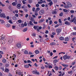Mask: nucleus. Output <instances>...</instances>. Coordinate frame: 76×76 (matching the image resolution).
<instances>
[{"mask_svg":"<svg viewBox=\"0 0 76 76\" xmlns=\"http://www.w3.org/2000/svg\"><path fill=\"white\" fill-rule=\"evenodd\" d=\"M73 15H71V20H70V22H73L76 25V18L75 17H74V18L72 19L73 18Z\"/></svg>","mask_w":76,"mask_h":76,"instance_id":"obj_1","label":"nucleus"},{"mask_svg":"<svg viewBox=\"0 0 76 76\" xmlns=\"http://www.w3.org/2000/svg\"><path fill=\"white\" fill-rule=\"evenodd\" d=\"M71 57L70 56H68L67 55H65L63 57V58L64 60H66V59H69Z\"/></svg>","mask_w":76,"mask_h":76,"instance_id":"obj_2","label":"nucleus"},{"mask_svg":"<svg viewBox=\"0 0 76 76\" xmlns=\"http://www.w3.org/2000/svg\"><path fill=\"white\" fill-rule=\"evenodd\" d=\"M0 17L1 18H5L6 19V15L4 13H2L0 15Z\"/></svg>","mask_w":76,"mask_h":76,"instance_id":"obj_3","label":"nucleus"},{"mask_svg":"<svg viewBox=\"0 0 76 76\" xmlns=\"http://www.w3.org/2000/svg\"><path fill=\"white\" fill-rule=\"evenodd\" d=\"M66 4L69 7H72V4L69 2L68 1L66 2Z\"/></svg>","mask_w":76,"mask_h":76,"instance_id":"obj_4","label":"nucleus"},{"mask_svg":"<svg viewBox=\"0 0 76 76\" xmlns=\"http://www.w3.org/2000/svg\"><path fill=\"white\" fill-rule=\"evenodd\" d=\"M56 31L58 34H60L61 32V30L60 28H57L56 29Z\"/></svg>","mask_w":76,"mask_h":76,"instance_id":"obj_5","label":"nucleus"},{"mask_svg":"<svg viewBox=\"0 0 76 76\" xmlns=\"http://www.w3.org/2000/svg\"><path fill=\"white\" fill-rule=\"evenodd\" d=\"M16 46L18 47V48H20L21 47V44H20V43H18L17 44Z\"/></svg>","mask_w":76,"mask_h":76,"instance_id":"obj_6","label":"nucleus"},{"mask_svg":"<svg viewBox=\"0 0 76 76\" xmlns=\"http://www.w3.org/2000/svg\"><path fill=\"white\" fill-rule=\"evenodd\" d=\"M39 13L40 15H43L44 13V11L43 10H41L39 12Z\"/></svg>","mask_w":76,"mask_h":76,"instance_id":"obj_7","label":"nucleus"},{"mask_svg":"<svg viewBox=\"0 0 76 76\" xmlns=\"http://www.w3.org/2000/svg\"><path fill=\"white\" fill-rule=\"evenodd\" d=\"M20 6H21V4H18L17 5V9H19V7H20Z\"/></svg>","mask_w":76,"mask_h":76,"instance_id":"obj_8","label":"nucleus"},{"mask_svg":"<svg viewBox=\"0 0 76 76\" xmlns=\"http://www.w3.org/2000/svg\"><path fill=\"white\" fill-rule=\"evenodd\" d=\"M1 40H3V41H5L6 39H5V37H1Z\"/></svg>","mask_w":76,"mask_h":76,"instance_id":"obj_9","label":"nucleus"},{"mask_svg":"<svg viewBox=\"0 0 76 76\" xmlns=\"http://www.w3.org/2000/svg\"><path fill=\"white\" fill-rule=\"evenodd\" d=\"M62 66L64 67H67L69 66V65L67 64H62Z\"/></svg>","mask_w":76,"mask_h":76,"instance_id":"obj_10","label":"nucleus"},{"mask_svg":"<svg viewBox=\"0 0 76 76\" xmlns=\"http://www.w3.org/2000/svg\"><path fill=\"white\" fill-rule=\"evenodd\" d=\"M69 40V38L68 37H66L65 39V41H68Z\"/></svg>","mask_w":76,"mask_h":76,"instance_id":"obj_11","label":"nucleus"},{"mask_svg":"<svg viewBox=\"0 0 76 76\" xmlns=\"http://www.w3.org/2000/svg\"><path fill=\"white\" fill-rule=\"evenodd\" d=\"M65 25H70V23L67 21H66L65 23Z\"/></svg>","mask_w":76,"mask_h":76,"instance_id":"obj_12","label":"nucleus"},{"mask_svg":"<svg viewBox=\"0 0 76 76\" xmlns=\"http://www.w3.org/2000/svg\"><path fill=\"white\" fill-rule=\"evenodd\" d=\"M44 21V19H41L40 21H39V23H41L42 22H43Z\"/></svg>","mask_w":76,"mask_h":76,"instance_id":"obj_13","label":"nucleus"},{"mask_svg":"<svg viewBox=\"0 0 76 76\" xmlns=\"http://www.w3.org/2000/svg\"><path fill=\"white\" fill-rule=\"evenodd\" d=\"M52 14H54L55 15H56V14H57V12L56 11H53L52 12Z\"/></svg>","mask_w":76,"mask_h":76,"instance_id":"obj_14","label":"nucleus"},{"mask_svg":"<svg viewBox=\"0 0 76 76\" xmlns=\"http://www.w3.org/2000/svg\"><path fill=\"white\" fill-rule=\"evenodd\" d=\"M12 41H13V39H10L8 41L10 43H12Z\"/></svg>","mask_w":76,"mask_h":76,"instance_id":"obj_15","label":"nucleus"},{"mask_svg":"<svg viewBox=\"0 0 76 76\" xmlns=\"http://www.w3.org/2000/svg\"><path fill=\"white\" fill-rule=\"evenodd\" d=\"M24 53L25 54H28V52L27 50H25L24 51Z\"/></svg>","mask_w":76,"mask_h":76,"instance_id":"obj_16","label":"nucleus"},{"mask_svg":"<svg viewBox=\"0 0 76 76\" xmlns=\"http://www.w3.org/2000/svg\"><path fill=\"white\" fill-rule=\"evenodd\" d=\"M2 61L3 63H6V60L5 59H4L2 60Z\"/></svg>","mask_w":76,"mask_h":76,"instance_id":"obj_17","label":"nucleus"},{"mask_svg":"<svg viewBox=\"0 0 76 76\" xmlns=\"http://www.w3.org/2000/svg\"><path fill=\"white\" fill-rule=\"evenodd\" d=\"M5 26H6V27H7V28H9V27L10 26V24H6V25H5Z\"/></svg>","mask_w":76,"mask_h":76,"instance_id":"obj_18","label":"nucleus"},{"mask_svg":"<svg viewBox=\"0 0 76 76\" xmlns=\"http://www.w3.org/2000/svg\"><path fill=\"white\" fill-rule=\"evenodd\" d=\"M64 8H65L66 9H68L69 8L68 5H65L64 6Z\"/></svg>","mask_w":76,"mask_h":76,"instance_id":"obj_19","label":"nucleus"},{"mask_svg":"<svg viewBox=\"0 0 76 76\" xmlns=\"http://www.w3.org/2000/svg\"><path fill=\"white\" fill-rule=\"evenodd\" d=\"M39 53V52L37 50H36L35 51V53H36L37 54H38Z\"/></svg>","mask_w":76,"mask_h":76,"instance_id":"obj_20","label":"nucleus"},{"mask_svg":"<svg viewBox=\"0 0 76 76\" xmlns=\"http://www.w3.org/2000/svg\"><path fill=\"white\" fill-rule=\"evenodd\" d=\"M50 45H56V43L53 42L52 43H50Z\"/></svg>","mask_w":76,"mask_h":76,"instance_id":"obj_21","label":"nucleus"},{"mask_svg":"<svg viewBox=\"0 0 76 76\" xmlns=\"http://www.w3.org/2000/svg\"><path fill=\"white\" fill-rule=\"evenodd\" d=\"M48 4L50 5V6H51L52 4H53V2L52 1L50 2Z\"/></svg>","mask_w":76,"mask_h":76,"instance_id":"obj_22","label":"nucleus"},{"mask_svg":"<svg viewBox=\"0 0 76 76\" xmlns=\"http://www.w3.org/2000/svg\"><path fill=\"white\" fill-rule=\"evenodd\" d=\"M43 2H44L39 1L37 3V4H42Z\"/></svg>","mask_w":76,"mask_h":76,"instance_id":"obj_23","label":"nucleus"},{"mask_svg":"<svg viewBox=\"0 0 76 76\" xmlns=\"http://www.w3.org/2000/svg\"><path fill=\"white\" fill-rule=\"evenodd\" d=\"M32 21H29V24L30 25H33V23H32Z\"/></svg>","mask_w":76,"mask_h":76,"instance_id":"obj_24","label":"nucleus"},{"mask_svg":"<svg viewBox=\"0 0 76 76\" xmlns=\"http://www.w3.org/2000/svg\"><path fill=\"white\" fill-rule=\"evenodd\" d=\"M59 39L62 41V40H64V38L62 37H61L59 38Z\"/></svg>","mask_w":76,"mask_h":76,"instance_id":"obj_25","label":"nucleus"},{"mask_svg":"<svg viewBox=\"0 0 76 76\" xmlns=\"http://www.w3.org/2000/svg\"><path fill=\"white\" fill-rule=\"evenodd\" d=\"M8 22L9 23H11V24H12L13 23V22H12V21L11 20H10L8 21Z\"/></svg>","mask_w":76,"mask_h":76,"instance_id":"obj_26","label":"nucleus"},{"mask_svg":"<svg viewBox=\"0 0 76 76\" xmlns=\"http://www.w3.org/2000/svg\"><path fill=\"white\" fill-rule=\"evenodd\" d=\"M35 74L36 75H39V72H37V70L36 69V73Z\"/></svg>","mask_w":76,"mask_h":76,"instance_id":"obj_27","label":"nucleus"},{"mask_svg":"<svg viewBox=\"0 0 76 76\" xmlns=\"http://www.w3.org/2000/svg\"><path fill=\"white\" fill-rule=\"evenodd\" d=\"M27 28H25L23 30V32H26V31H27Z\"/></svg>","mask_w":76,"mask_h":76,"instance_id":"obj_28","label":"nucleus"},{"mask_svg":"<svg viewBox=\"0 0 76 76\" xmlns=\"http://www.w3.org/2000/svg\"><path fill=\"white\" fill-rule=\"evenodd\" d=\"M70 12L71 13H74L75 12V11L73 10H72L70 11Z\"/></svg>","mask_w":76,"mask_h":76,"instance_id":"obj_29","label":"nucleus"},{"mask_svg":"<svg viewBox=\"0 0 76 76\" xmlns=\"http://www.w3.org/2000/svg\"><path fill=\"white\" fill-rule=\"evenodd\" d=\"M18 73L19 75H22V72H18Z\"/></svg>","mask_w":76,"mask_h":76,"instance_id":"obj_30","label":"nucleus"},{"mask_svg":"<svg viewBox=\"0 0 76 76\" xmlns=\"http://www.w3.org/2000/svg\"><path fill=\"white\" fill-rule=\"evenodd\" d=\"M12 19H13V20H16L17 19L16 18V17L15 16L13 17H12Z\"/></svg>","mask_w":76,"mask_h":76,"instance_id":"obj_31","label":"nucleus"},{"mask_svg":"<svg viewBox=\"0 0 76 76\" xmlns=\"http://www.w3.org/2000/svg\"><path fill=\"white\" fill-rule=\"evenodd\" d=\"M12 4L13 5V6H16V3L15 2H14L12 3Z\"/></svg>","mask_w":76,"mask_h":76,"instance_id":"obj_32","label":"nucleus"},{"mask_svg":"<svg viewBox=\"0 0 76 76\" xmlns=\"http://www.w3.org/2000/svg\"><path fill=\"white\" fill-rule=\"evenodd\" d=\"M57 61V60L55 59L53 61V63H56Z\"/></svg>","mask_w":76,"mask_h":76,"instance_id":"obj_33","label":"nucleus"},{"mask_svg":"<svg viewBox=\"0 0 76 76\" xmlns=\"http://www.w3.org/2000/svg\"><path fill=\"white\" fill-rule=\"evenodd\" d=\"M32 73L33 74H35L36 73V69L35 70H33L32 72Z\"/></svg>","mask_w":76,"mask_h":76,"instance_id":"obj_34","label":"nucleus"},{"mask_svg":"<svg viewBox=\"0 0 76 76\" xmlns=\"http://www.w3.org/2000/svg\"><path fill=\"white\" fill-rule=\"evenodd\" d=\"M55 70H58V68L57 66H55Z\"/></svg>","mask_w":76,"mask_h":76,"instance_id":"obj_35","label":"nucleus"},{"mask_svg":"<svg viewBox=\"0 0 76 76\" xmlns=\"http://www.w3.org/2000/svg\"><path fill=\"white\" fill-rule=\"evenodd\" d=\"M63 12H61V13L59 14L60 16H63Z\"/></svg>","mask_w":76,"mask_h":76,"instance_id":"obj_36","label":"nucleus"},{"mask_svg":"<svg viewBox=\"0 0 76 76\" xmlns=\"http://www.w3.org/2000/svg\"><path fill=\"white\" fill-rule=\"evenodd\" d=\"M75 64H76V62H73L72 63V65L73 66V65H75Z\"/></svg>","mask_w":76,"mask_h":76,"instance_id":"obj_37","label":"nucleus"},{"mask_svg":"<svg viewBox=\"0 0 76 76\" xmlns=\"http://www.w3.org/2000/svg\"><path fill=\"white\" fill-rule=\"evenodd\" d=\"M24 67L25 68H28L29 67V66L28 65H25Z\"/></svg>","mask_w":76,"mask_h":76,"instance_id":"obj_38","label":"nucleus"},{"mask_svg":"<svg viewBox=\"0 0 76 76\" xmlns=\"http://www.w3.org/2000/svg\"><path fill=\"white\" fill-rule=\"evenodd\" d=\"M1 23L3 24L4 23V21L3 20H2L1 21Z\"/></svg>","mask_w":76,"mask_h":76,"instance_id":"obj_39","label":"nucleus"},{"mask_svg":"<svg viewBox=\"0 0 76 76\" xmlns=\"http://www.w3.org/2000/svg\"><path fill=\"white\" fill-rule=\"evenodd\" d=\"M52 23H53V22H52V20H50L49 21L50 24L51 25V24H52Z\"/></svg>","mask_w":76,"mask_h":76,"instance_id":"obj_40","label":"nucleus"},{"mask_svg":"<svg viewBox=\"0 0 76 76\" xmlns=\"http://www.w3.org/2000/svg\"><path fill=\"white\" fill-rule=\"evenodd\" d=\"M63 11H64L65 12H67V10L66 9H64L63 10Z\"/></svg>","mask_w":76,"mask_h":76,"instance_id":"obj_41","label":"nucleus"},{"mask_svg":"<svg viewBox=\"0 0 76 76\" xmlns=\"http://www.w3.org/2000/svg\"><path fill=\"white\" fill-rule=\"evenodd\" d=\"M30 20H31V22H33V21H34V20H35L32 18H31V19Z\"/></svg>","mask_w":76,"mask_h":76,"instance_id":"obj_42","label":"nucleus"},{"mask_svg":"<svg viewBox=\"0 0 76 76\" xmlns=\"http://www.w3.org/2000/svg\"><path fill=\"white\" fill-rule=\"evenodd\" d=\"M39 10H40V9L39 7H38L36 8V10H37V11H39Z\"/></svg>","mask_w":76,"mask_h":76,"instance_id":"obj_43","label":"nucleus"},{"mask_svg":"<svg viewBox=\"0 0 76 76\" xmlns=\"http://www.w3.org/2000/svg\"><path fill=\"white\" fill-rule=\"evenodd\" d=\"M35 8L33 7L32 8V10L33 12H35Z\"/></svg>","mask_w":76,"mask_h":76,"instance_id":"obj_44","label":"nucleus"},{"mask_svg":"<svg viewBox=\"0 0 76 76\" xmlns=\"http://www.w3.org/2000/svg\"><path fill=\"white\" fill-rule=\"evenodd\" d=\"M1 69L2 70H3V71H4V68L3 67H1Z\"/></svg>","mask_w":76,"mask_h":76,"instance_id":"obj_45","label":"nucleus"},{"mask_svg":"<svg viewBox=\"0 0 76 76\" xmlns=\"http://www.w3.org/2000/svg\"><path fill=\"white\" fill-rule=\"evenodd\" d=\"M22 3L23 4H26V2L24 1H23Z\"/></svg>","mask_w":76,"mask_h":76,"instance_id":"obj_46","label":"nucleus"},{"mask_svg":"<svg viewBox=\"0 0 76 76\" xmlns=\"http://www.w3.org/2000/svg\"><path fill=\"white\" fill-rule=\"evenodd\" d=\"M12 29H15V28H16V26H12Z\"/></svg>","mask_w":76,"mask_h":76,"instance_id":"obj_47","label":"nucleus"},{"mask_svg":"<svg viewBox=\"0 0 76 76\" xmlns=\"http://www.w3.org/2000/svg\"><path fill=\"white\" fill-rule=\"evenodd\" d=\"M21 26L22 27H24V26H25V25L23 23L21 24Z\"/></svg>","mask_w":76,"mask_h":76,"instance_id":"obj_48","label":"nucleus"},{"mask_svg":"<svg viewBox=\"0 0 76 76\" xmlns=\"http://www.w3.org/2000/svg\"><path fill=\"white\" fill-rule=\"evenodd\" d=\"M59 26V24H57L55 26V28H57V27H58V26Z\"/></svg>","mask_w":76,"mask_h":76,"instance_id":"obj_49","label":"nucleus"},{"mask_svg":"<svg viewBox=\"0 0 76 76\" xmlns=\"http://www.w3.org/2000/svg\"><path fill=\"white\" fill-rule=\"evenodd\" d=\"M27 63H32V62H31V61H30L29 60H28L27 61Z\"/></svg>","mask_w":76,"mask_h":76,"instance_id":"obj_50","label":"nucleus"},{"mask_svg":"<svg viewBox=\"0 0 76 76\" xmlns=\"http://www.w3.org/2000/svg\"><path fill=\"white\" fill-rule=\"evenodd\" d=\"M0 54H4L3 52V51H0Z\"/></svg>","mask_w":76,"mask_h":76,"instance_id":"obj_51","label":"nucleus"},{"mask_svg":"<svg viewBox=\"0 0 76 76\" xmlns=\"http://www.w3.org/2000/svg\"><path fill=\"white\" fill-rule=\"evenodd\" d=\"M35 29H37V26H34V27H33Z\"/></svg>","mask_w":76,"mask_h":76,"instance_id":"obj_52","label":"nucleus"},{"mask_svg":"<svg viewBox=\"0 0 76 76\" xmlns=\"http://www.w3.org/2000/svg\"><path fill=\"white\" fill-rule=\"evenodd\" d=\"M28 2L29 3H32V0L29 1Z\"/></svg>","mask_w":76,"mask_h":76,"instance_id":"obj_53","label":"nucleus"},{"mask_svg":"<svg viewBox=\"0 0 76 76\" xmlns=\"http://www.w3.org/2000/svg\"><path fill=\"white\" fill-rule=\"evenodd\" d=\"M36 7H39V5L38 4H36Z\"/></svg>","mask_w":76,"mask_h":76,"instance_id":"obj_54","label":"nucleus"},{"mask_svg":"<svg viewBox=\"0 0 76 76\" xmlns=\"http://www.w3.org/2000/svg\"><path fill=\"white\" fill-rule=\"evenodd\" d=\"M7 19V20H9V16H8L6 17Z\"/></svg>","mask_w":76,"mask_h":76,"instance_id":"obj_55","label":"nucleus"},{"mask_svg":"<svg viewBox=\"0 0 76 76\" xmlns=\"http://www.w3.org/2000/svg\"><path fill=\"white\" fill-rule=\"evenodd\" d=\"M34 66L35 67H38V65L37 64V63H35L34 64Z\"/></svg>","mask_w":76,"mask_h":76,"instance_id":"obj_56","label":"nucleus"},{"mask_svg":"<svg viewBox=\"0 0 76 76\" xmlns=\"http://www.w3.org/2000/svg\"><path fill=\"white\" fill-rule=\"evenodd\" d=\"M18 22L19 23H21L22 22V20H18Z\"/></svg>","mask_w":76,"mask_h":76,"instance_id":"obj_57","label":"nucleus"},{"mask_svg":"<svg viewBox=\"0 0 76 76\" xmlns=\"http://www.w3.org/2000/svg\"><path fill=\"white\" fill-rule=\"evenodd\" d=\"M24 26H27V23H26V22L24 23Z\"/></svg>","mask_w":76,"mask_h":76,"instance_id":"obj_58","label":"nucleus"},{"mask_svg":"<svg viewBox=\"0 0 76 76\" xmlns=\"http://www.w3.org/2000/svg\"><path fill=\"white\" fill-rule=\"evenodd\" d=\"M72 72L73 71H70V72H68V73L69 74H70V73H72Z\"/></svg>","mask_w":76,"mask_h":76,"instance_id":"obj_59","label":"nucleus"},{"mask_svg":"<svg viewBox=\"0 0 76 76\" xmlns=\"http://www.w3.org/2000/svg\"><path fill=\"white\" fill-rule=\"evenodd\" d=\"M41 6H42V7H45V4H42L41 5Z\"/></svg>","mask_w":76,"mask_h":76,"instance_id":"obj_60","label":"nucleus"},{"mask_svg":"<svg viewBox=\"0 0 76 76\" xmlns=\"http://www.w3.org/2000/svg\"><path fill=\"white\" fill-rule=\"evenodd\" d=\"M5 72H8L9 71V69H6L5 70Z\"/></svg>","mask_w":76,"mask_h":76,"instance_id":"obj_61","label":"nucleus"},{"mask_svg":"<svg viewBox=\"0 0 76 76\" xmlns=\"http://www.w3.org/2000/svg\"><path fill=\"white\" fill-rule=\"evenodd\" d=\"M73 35H76V32L73 33Z\"/></svg>","mask_w":76,"mask_h":76,"instance_id":"obj_62","label":"nucleus"},{"mask_svg":"<svg viewBox=\"0 0 76 76\" xmlns=\"http://www.w3.org/2000/svg\"><path fill=\"white\" fill-rule=\"evenodd\" d=\"M59 22L60 23H61V20L60 19H59Z\"/></svg>","mask_w":76,"mask_h":76,"instance_id":"obj_63","label":"nucleus"},{"mask_svg":"<svg viewBox=\"0 0 76 76\" xmlns=\"http://www.w3.org/2000/svg\"><path fill=\"white\" fill-rule=\"evenodd\" d=\"M45 33L46 34H48V30H46L45 31Z\"/></svg>","mask_w":76,"mask_h":76,"instance_id":"obj_64","label":"nucleus"}]
</instances>
